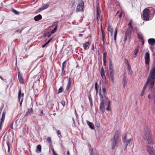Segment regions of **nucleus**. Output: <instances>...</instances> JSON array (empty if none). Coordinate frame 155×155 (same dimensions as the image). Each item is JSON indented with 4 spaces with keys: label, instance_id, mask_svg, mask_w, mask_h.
Instances as JSON below:
<instances>
[{
    "label": "nucleus",
    "instance_id": "nucleus-61",
    "mask_svg": "<svg viewBox=\"0 0 155 155\" xmlns=\"http://www.w3.org/2000/svg\"><path fill=\"white\" fill-rule=\"evenodd\" d=\"M23 29H21V31H19L18 30H17L15 31V32H21V31L23 30Z\"/></svg>",
    "mask_w": 155,
    "mask_h": 155
},
{
    "label": "nucleus",
    "instance_id": "nucleus-63",
    "mask_svg": "<svg viewBox=\"0 0 155 155\" xmlns=\"http://www.w3.org/2000/svg\"><path fill=\"white\" fill-rule=\"evenodd\" d=\"M52 39V38H51L47 42V44H48L49 43V42H50V41H51V40Z\"/></svg>",
    "mask_w": 155,
    "mask_h": 155
},
{
    "label": "nucleus",
    "instance_id": "nucleus-27",
    "mask_svg": "<svg viewBox=\"0 0 155 155\" xmlns=\"http://www.w3.org/2000/svg\"><path fill=\"white\" fill-rule=\"evenodd\" d=\"M75 0H70L69 4L71 5V7H73L75 5Z\"/></svg>",
    "mask_w": 155,
    "mask_h": 155
},
{
    "label": "nucleus",
    "instance_id": "nucleus-39",
    "mask_svg": "<svg viewBox=\"0 0 155 155\" xmlns=\"http://www.w3.org/2000/svg\"><path fill=\"white\" fill-rule=\"evenodd\" d=\"M49 6V5L48 4H44L42 5V7L44 9H45L47 8Z\"/></svg>",
    "mask_w": 155,
    "mask_h": 155
},
{
    "label": "nucleus",
    "instance_id": "nucleus-57",
    "mask_svg": "<svg viewBox=\"0 0 155 155\" xmlns=\"http://www.w3.org/2000/svg\"><path fill=\"white\" fill-rule=\"evenodd\" d=\"M102 91L103 92L104 94H105L106 91V89L104 88H102Z\"/></svg>",
    "mask_w": 155,
    "mask_h": 155
},
{
    "label": "nucleus",
    "instance_id": "nucleus-4",
    "mask_svg": "<svg viewBox=\"0 0 155 155\" xmlns=\"http://www.w3.org/2000/svg\"><path fill=\"white\" fill-rule=\"evenodd\" d=\"M149 12L150 10L148 8H145L143 10V19L146 21H147L149 20Z\"/></svg>",
    "mask_w": 155,
    "mask_h": 155
},
{
    "label": "nucleus",
    "instance_id": "nucleus-41",
    "mask_svg": "<svg viewBox=\"0 0 155 155\" xmlns=\"http://www.w3.org/2000/svg\"><path fill=\"white\" fill-rule=\"evenodd\" d=\"M107 55V54L106 52L104 53L103 54V60H106Z\"/></svg>",
    "mask_w": 155,
    "mask_h": 155
},
{
    "label": "nucleus",
    "instance_id": "nucleus-64",
    "mask_svg": "<svg viewBox=\"0 0 155 155\" xmlns=\"http://www.w3.org/2000/svg\"><path fill=\"white\" fill-rule=\"evenodd\" d=\"M122 13L120 12V14L118 16L119 18H120L122 16Z\"/></svg>",
    "mask_w": 155,
    "mask_h": 155
},
{
    "label": "nucleus",
    "instance_id": "nucleus-36",
    "mask_svg": "<svg viewBox=\"0 0 155 155\" xmlns=\"http://www.w3.org/2000/svg\"><path fill=\"white\" fill-rule=\"evenodd\" d=\"M12 12L14 13L15 14V15H18L19 14V12L14 9H13V10H12Z\"/></svg>",
    "mask_w": 155,
    "mask_h": 155
},
{
    "label": "nucleus",
    "instance_id": "nucleus-50",
    "mask_svg": "<svg viewBox=\"0 0 155 155\" xmlns=\"http://www.w3.org/2000/svg\"><path fill=\"white\" fill-rule=\"evenodd\" d=\"M52 151L53 155H58L56 152H55L54 149H52Z\"/></svg>",
    "mask_w": 155,
    "mask_h": 155
},
{
    "label": "nucleus",
    "instance_id": "nucleus-6",
    "mask_svg": "<svg viewBox=\"0 0 155 155\" xmlns=\"http://www.w3.org/2000/svg\"><path fill=\"white\" fill-rule=\"evenodd\" d=\"M114 70H109V78L111 80L113 83H114Z\"/></svg>",
    "mask_w": 155,
    "mask_h": 155
},
{
    "label": "nucleus",
    "instance_id": "nucleus-59",
    "mask_svg": "<svg viewBox=\"0 0 155 155\" xmlns=\"http://www.w3.org/2000/svg\"><path fill=\"white\" fill-rule=\"evenodd\" d=\"M101 87H100V89L99 90V95L101 94Z\"/></svg>",
    "mask_w": 155,
    "mask_h": 155
},
{
    "label": "nucleus",
    "instance_id": "nucleus-49",
    "mask_svg": "<svg viewBox=\"0 0 155 155\" xmlns=\"http://www.w3.org/2000/svg\"><path fill=\"white\" fill-rule=\"evenodd\" d=\"M145 89L146 88H144V87H143V89L142 90L141 93V96H143V95L144 94V90H145Z\"/></svg>",
    "mask_w": 155,
    "mask_h": 155
},
{
    "label": "nucleus",
    "instance_id": "nucleus-14",
    "mask_svg": "<svg viewBox=\"0 0 155 155\" xmlns=\"http://www.w3.org/2000/svg\"><path fill=\"white\" fill-rule=\"evenodd\" d=\"M133 28L128 27L125 32V34L128 36H130Z\"/></svg>",
    "mask_w": 155,
    "mask_h": 155
},
{
    "label": "nucleus",
    "instance_id": "nucleus-28",
    "mask_svg": "<svg viewBox=\"0 0 155 155\" xmlns=\"http://www.w3.org/2000/svg\"><path fill=\"white\" fill-rule=\"evenodd\" d=\"M107 29L110 32L111 34V35H112L113 33V29L112 27L110 26H108Z\"/></svg>",
    "mask_w": 155,
    "mask_h": 155
},
{
    "label": "nucleus",
    "instance_id": "nucleus-52",
    "mask_svg": "<svg viewBox=\"0 0 155 155\" xmlns=\"http://www.w3.org/2000/svg\"><path fill=\"white\" fill-rule=\"evenodd\" d=\"M108 102H109V105L106 108V110L107 111H109L110 110V109L109 108V105L110 104V101H108Z\"/></svg>",
    "mask_w": 155,
    "mask_h": 155
},
{
    "label": "nucleus",
    "instance_id": "nucleus-46",
    "mask_svg": "<svg viewBox=\"0 0 155 155\" xmlns=\"http://www.w3.org/2000/svg\"><path fill=\"white\" fill-rule=\"evenodd\" d=\"M47 141L49 143H51V138L50 137H48L47 140Z\"/></svg>",
    "mask_w": 155,
    "mask_h": 155
},
{
    "label": "nucleus",
    "instance_id": "nucleus-40",
    "mask_svg": "<svg viewBox=\"0 0 155 155\" xmlns=\"http://www.w3.org/2000/svg\"><path fill=\"white\" fill-rule=\"evenodd\" d=\"M100 96V98L101 100V102H103L104 101V97L102 94L99 95Z\"/></svg>",
    "mask_w": 155,
    "mask_h": 155
},
{
    "label": "nucleus",
    "instance_id": "nucleus-15",
    "mask_svg": "<svg viewBox=\"0 0 155 155\" xmlns=\"http://www.w3.org/2000/svg\"><path fill=\"white\" fill-rule=\"evenodd\" d=\"M42 18L41 15L39 14L34 17V19L35 21H37L41 20Z\"/></svg>",
    "mask_w": 155,
    "mask_h": 155
},
{
    "label": "nucleus",
    "instance_id": "nucleus-37",
    "mask_svg": "<svg viewBox=\"0 0 155 155\" xmlns=\"http://www.w3.org/2000/svg\"><path fill=\"white\" fill-rule=\"evenodd\" d=\"M95 88L96 91V94H97L98 93V88H97V82L95 83Z\"/></svg>",
    "mask_w": 155,
    "mask_h": 155
},
{
    "label": "nucleus",
    "instance_id": "nucleus-54",
    "mask_svg": "<svg viewBox=\"0 0 155 155\" xmlns=\"http://www.w3.org/2000/svg\"><path fill=\"white\" fill-rule=\"evenodd\" d=\"M23 98H22L21 99V101H20V107H21V105H22V102L23 101Z\"/></svg>",
    "mask_w": 155,
    "mask_h": 155
},
{
    "label": "nucleus",
    "instance_id": "nucleus-26",
    "mask_svg": "<svg viewBox=\"0 0 155 155\" xmlns=\"http://www.w3.org/2000/svg\"><path fill=\"white\" fill-rule=\"evenodd\" d=\"M137 36L139 39L141 40H143V35L141 33H138Z\"/></svg>",
    "mask_w": 155,
    "mask_h": 155
},
{
    "label": "nucleus",
    "instance_id": "nucleus-2",
    "mask_svg": "<svg viewBox=\"0 0 155 155\" xmlns=\"http://www.w3.org/2000/svg\"><path fill=\"white\" fill-rule=\"evenodd\" d=\"M120 132L118 130H116L115 132V135L113 138L112 140V149H114L117 146V144L119 142V136Z\"/></svg>",
    "mask_w": 155,
    "mask_h": 155
},
{
    "label": "nucleus",
    "instance_id": "nucleus-56",
    "mask_svg": "<svg viewBox=\"0 0 155 155\" xmlns=\"http://www.w3.org/2000/svg\"><path fill=\"white\" fill-rule=\"evenodd\" d=\"M61 104H62L63 106H64L65 105V102L64 101H62L61 102Z\"/></svg>",
    "mask_w": 155,
    "mask_h": 155
},
{
    "label": "nucleus",
    "instance_id": "nucleus-47",
    "mask_svg": "<svg viewBox=\"0 0 155 155\" xmlns=\"http://www.w3.org/2000/svg\"><path fill=\"white\" fill-rule=\"evenodd\" d=\"M44 10L43 8L42 7L41 8H39L38 10H37L36 12H40L43 10Z\"/></svg>",
    "mask_w": 155,
    "mask_h": 155
},
{
    "label": "nucleus",
    "instance_id": "nucleus-16",
    "mask_svg": "<svg viewBox=\"0 0 155 155\" xmlns=\"http://www.w3.org/2000/svg\"><path fill=\"white\" fill-rule=\"evenodd\" d=\"M148 43L151 45H153L155 43V39L154 38H151L148 40Z\"/></svg>",
    "mask_w": 155,
    "mask_h": 155
},
{
    "label": "nucleus",
    "instance_id": "nucleus-11",
    "mask_svg": "<svg viewBox=\"0 0 155 155\" xmlns=\"http://www.w3.org/2000/svg\"><path fill=\"white\" fill-rule=\"evenodd\" d=\"M89 153L90 155H98L97 151L96 150H93V149L90 148L89 149Z\"/></svg>",
    "mask_w": 155,
    "mask_h": 155
},
{
    "label": "nucleus",
    "instance_id": "nucleus-12",
    "mask_svg": "<svg viewBox=\"0 0 155 155\" xmlns=\"http://www.w3.org/2000/svg\"><path fill=\"white\" fill-rule=\"evenodd\" d=\"M132 139L130 138L129 139L127 140L126 141V147H125L126 149L127 146H130L132 144Z\"/></svg>",
    "mask_w": 155,
    "mask_h": 155
},
{
    "label": "nucleus",
    "instance_id": "nucleus-32",
    "mask_svg": "<svg viewBox=\"0 0 155 155\" xmlns=\"http://www.w3.org/2000/svg\"><path fill=\"white\" fill-rule=\"evenodd\" d=\"M57 27H58V25L57 24H56L55 25L54 29L51 31V33L52 34H53L54 32H55L57 30Z\"/></svg>",
    "mask_w": 155,
    "mask_h": 155
},
{
    "label": "nucleus",
    "instance_id": "nucleus-35",
    "mask_svg": "<svg viewBox=\"0 0 155 155\" xmlns=\"http://www.w3.org/2000/svg\"><path fill=\"white\" fill-rule=\"evenodd\" d=\"M132 19L130 20V22L128 24V27L133 28V26L132 25Z\"/></svg>",
    "mask_w": 155,
    "mask_h": 155
},
{
    "label": "nucleus",
    "instance_id": "nucleus-51",
    "mask_svg": "<svg viewBox=\"0 0 155 155\" xmlns=\"http://www.w3.org/2000/svg\"><path fill=\"white\" fill-rule=\"evenodd\" d=\"M125 63L127 64V65H128V64H130L128 60L126 58L125 59Z\"/></svg>",
    "mask_w": 155,
    "mask_h": 155
},
{
    "label": "nucleus",
    "instance_id": "nucleus-21",
    "mask_svg": "<svg viewBox=\"0 0 155 155\" xmlns=\"http://www.w3.org/2000/svg\"><path fill=\"white\" fill-rule=\"evenodd\" d=\"M100 73L102 77V78H103L104 76H105L104 71L103 67L101 70Z\"/></svg>",
    "mask_w": 155,
    "mask_h": 155
},
{
    "label": "nucleus",
    "instance_id": "nucleus-38",
    "mask_svg": "<svg viewBox=\"0 0 155 155\" xmlns=\"http://www.w3.org/2000/svg\"><path fill=\"white\" fill-rule=\"evenodd\" d=\"M66 64V61H65L62 63V71H63L64 69L65 68Z\"/></svg>",
    "mask_w": 155,
    "mask_h": 155
},
{
    "label": "nucleus",
    "instance_id": "nucleus-8",
    "mask_svg": "<svg viewBox=\"0 0 155 155\" xmlns=\"http://www.w3.org/2000/svg\"><path fill=\"white\" fill-rule=\"evenodd\" d=\"M147 149L150 155H155L153 152V148L152 147L148 145L147 146Z\"/></svg>",
    "mask_w": 155,
    "mask_h": 155
},
{
    "label": "nucleus",
    "instance_id": "nucleus-29",
    "mask_svg": "<svg viewBox=\"0 0 155 155\" xmlns=\"http://www.w3.org/2000/svg\"><path fill=\"white\" fill-rule=\"evenodd\" d=\"M139 46L136 48L135 50L134 51V54L135 55V56L134 57V58H135L137 55V53L139 51Z\"/></svg>",
    "mask_w": 155,
    "mask_h": 155
},
{
    "label": "nucleus",
    "instance_id": "nucleus-34",
    "mask_svg": "<svg viewBox=\"0 0 155 155\" xmlns=\"http://www.w3.org/2000/svg\"><path fill=\"white\" fill-rule=\"evenodd\" d=\"M57 134L60 138L62 137V136L61 135V132L59 130H57Z\"/></svg>",
    "mask_w": 155,
    "mask_h": 155
},
{
    "label": "nucleus",
    "instance_id": "nucleus-42",
    "mask_svg": "<svg viewBox=\"0 0 155 155\" xmlns=\"http://www.w3.org/2000/svg\"><path fill=\"white\" fill-rule=\"evenodd\" d=\"M63 91V88L62 87H61L58 89V93H60Z\"/></svg>",
    "mask_w": 155,
    "mask_h": 155
},
{
    "label": "nucleus",
    "instance_id": "nucleus-17",
    "mask_svg": "<svg viewBox=\"0 0 155 155\" xmlns=\"http://www.w3.org/2000/svg\"><path fill=\"white\" fill-rule=\"evenodd\" d=\"M87 123L89 126V127L91 129H94V126L93 124L90 122L89 121L87 120Z\"/></svg>",
    "mask_w": 155,
    "mask_h": 155
},
{
    "label": "nucleus",
    "instance_id": "nucleus-60",
    "mask_svg": "<svg viewBox=\"0 0 155 155\" xmlns=\"http://www.w3.org/2000/svg\"><path fill=\"white\" fill-rule=\"evenodd\" d=\"M47 45H48V44H47L46 43H45V44L42 45V47L43 48H45Z\"/></svg>",
    "mask_w": 155,
    "mask_h": 155
},
{
    "label": "nucleus",
    "instance_id": "nucleus-31",
    "mask_svg": "<svg viewBox=\"0 0 155 155\" xmlns=\"http://www.w3.org/2000/svg\"><path fill=\"white\" fill-rule=\"evenodd\" d=\"M37 150L39 152L41 151V146L40 145H38L37 146Z\"/></svg>",
    "mask_w": 155,
    "mask_h": 155
},
{
    "label": "nucleus",
    "instance_id": "nucleus-43",
    "mask_svg": "<svg viewBox=\"0 0 155 155\" xmlns=\"http://www.w3.org/2000/svg\"><path fill=\"white\" fill-rule=\"evenodd\" d=\"M51 35V34L49 32H48L47 33L45 34V36L46 37H48V38Z\"/></svg>",
    "mask_w": 155,
    "mask_h": 155
},
{
    "label": "nucleus",
    "instance_id": "nucleus-62",
    "mask_svg": "<svg viewBox=\"0 0 155 155\" xmlns=\"http://www.w3.org/2000/svg\"><path fill=\"white\" fill-rule=\"evenodd\" d=\"M10 127L12 129H13V123L11 124V125L10 126Z\"/></svg>",
    "mask_w": 155,
    "mask_h": 155
},
{
    "label": "nucleus",
    "instance_id": "nucleus-7",
    "mask_svg": "<svg viewBox=\"0 0 155 155\" xmlns=\"http://www.w3.org/2000/svg\"><path fill=\"white\" fill-rule=\"evenodd\" d=\"M145 64H149L150 62V54L148 52H146L145 56Z\"/></svg>",
    "mask_w": 155,
    "mask_h": 155
},
{
    "label": "nucleus",
    "instance_id": "nucleus-25",
    "mask_svg": "<svg viewBox=\"0 0 155 155\" xmlns=\"http://www.w3.org/2000/svg\"><path fill=\"white\" fill-rule=\"evenodd\" d=\"M89 45V42L88 41L86 42V43H85L84 44H83V46L84 47V50H86V49Z\"/></svg>",
    "mask_w": 155,
    "mask_h": 155
},
{
    "label": "nucleus",
    "instance_id": "nucleus-23",
    "mask_svg": "<svg viewBox=\"0 0 155 155\" xmlns=\"http://www.w3.org/2000/svg\"><path fill=\"white\" fill-rule=\"evenodd\" d=\"M109 70H114L113 66L111 61H109Z\"/></svg>",
    "mask_w": 155,
    "mask_h": 155
},
{
    "label": "nucleus",
    "instance_id": "nucleus-19",
    "mask_svg": "<svg viewBox=\"0 0 155 155\" xmlns=\"http://www.w3.org/2000/svg\"><path fill=\"white\" fill-rule=\"evenodd\" d=\"M5 112H3L2 114V117L1 119L0 122L1 123H3L5 118Z\"/></svg>",
    "mask_w": 155,
    "mask_h": 155
},
{
    "label": "nucleus",
    "instance_id": "nucleus-33",
    "mask_svg": "<svg viewBox=\"0 0 155 155\" xmlns=\"http://www.w3.org/2000/svg\"><path fill=\"white\" fill-rule=\"evenodd\" d=\"M100 13L99 8L97 6V16L100 17Z\"/></svg>",
    "mask_w": 155,
    "mask_h": 155
},
{
    "label": "nucleus",
    "instance_id": "nucleus-30",
    "mask_svg": "<svg viewBox=\"0 0 155 155\" xmlns=\"http://www.w3.org/2000/svg\"><path fill=\"white\" fill-rule=\"evenodd\" d=\"M21 89H20L18 93V100L19 101H20L21 99Z\"/></svg>",
    "mask_w": 155,
    "mask_h": 155
},
{
    "label": "nucleus",
    "instance_id": "nucleus-3",
    "mask_svg": "<svg viewBox=\"0 0 155 155\" xmlns=\"http://www.w3.org/2000/svg\"><path fill=\"white\" fill-rule=\"evenodd\" d=\"M154 80L152 79L150 77L148 78L144 85V88H146L148 85H149V88H152L153 87L155 83Z\"/></svg>",
    "mask_w": 155,
    "mask_h": 155
},
{
    "label": "nucleus",
    "instance_id": "nucleus-24",
    "mask_svg": "<svg viewBox=\"0 0 155 155\" xmlns=\"http://www.w3.org/2000/svg\"><path fill=\"white\" fill-rule=\"evenodd\" d=\"M117 30L118 29L117 28H116L115 29L114 36V40H116V39Z\"/></svg>",
    "mask_w": 155,
    "mask_h": 155
},
{
    "label": "nucleus",
    "instance_id": "nucleus-53",
    "mask_svg": "<svg viewBox=\"0 0 155 155\" xmlns=\"http://www.w3.org/2000/svg\"><path fill=\"white\" fill-rule=\"evenodd\" d=\"M127 68L129 71L131 70V67L130 64H128V65H127Z\"/></svg>",
    "mask_w": 155,
    "mask_h": 155
},
{
    "label": "nucleus",
    "instance_id": "nucleus-48",
    "mask_svg": "<svg viewBox=\"0 0 155 155\" xmlns=\"http://www.w3.org/2000/svg\"><path fill=\"white\" fill-rule=\"evenodd\" d=\"M123 82H124L123 86L124 87L127 84V82L126 81V80L125 79H124L123 80Z\"/></svg>",
    "mask_w": 155,
    "mask_h": 155
},
{
    "label": "nucleus",
    "instance_id": "nucleus-1",
    "mask_svg": "<svg viewBox=\"0 0 155 155\" xmlns=\"http://www.w3.org/2000/svg\"><path fill=\"white\" fill-rule=\"evenodd\" d=\"M145 131L144 132V135L143 136V138L145 140H146V143L148 144L152 143V135L150 130L147 127L144 129Z\"/></svg>",
    "mask_w": 155,
    "mask_h": 155
},
{
    "label": "nucleus",
    "instance_id": "nucleus-18",
    "mask_svg": "<svg viewBox=\"0 0 155 155\" xmlns=\"http://www.w3.org/2000/svg\"><path fill=\"white\" fill-rule=\"evenodd\" d=\"M104 102H101L100 109V110L102 111L103 112L104 111Z\"/></svg>",
    "mask_w": 155,
    "mask_h": 155
},
{
    "label": "nucleus",
    "instance_id": "nucleus-45",
    "mask_svg": "<svg viewBox=\"0 0 155 155\" xmlns=\"http://www.w3.org/2000/svg\"><path fill=\"white\" fill-rule=\"evenodd\" d=\"M127 134H126L123 139V141L124 143H125L127 140Z\"/></svg>",
    "mask_w": 155,
    "mask_h": 155
},
{
    "label": "nucleus",
    "instance_id": "nucleus-13",
    "mask_svg": "<svg viewBox=\"0 0 155 155\" xmlns=\"http://www.w3.org/2000/svg\"><path fill=\"white\" fill-rule=\"evenodd\" d=\"M71 78H69L68 80V82L66 88V90L68 91L70 88L71 87Z\"/></svg>",
    "mask_w": 155,
    "mask_h": 155
},
{
    "label": "nucleus",
    "instance_id": "nucleus-44",
    "mask_svg": "<svg viewBox=\"0 0 155 155\" xmlns=\"http://www.w3.org/2000/svg\"><path fill=\"white\" fill-rule=\"evenodd\" d=\"M89 101L90 102L91 106V107H92V105H93L92 100H91V97H90V96L89 97Z\"/></svg>",
    "mask_w": 155,
    "mask_h": 155
},
{
    "label": "nucleus",
    "instance_id": "nucleus-9",
    "mask_svg": "<svg viewBox=\"0 0 155 155\" xmlns=\"http://www.w3.org/2000/svg\"><path fill=\"white\" fill-rule=\"evenodd\" d=\"M102 32V39L101 41V45H104L105 44L104 38L105 37V34L104 31L101 29Z\"/></svg>",
    "mask_w": 155,
    "mask_h": 155
},
{
    "label": "nucleus",
    "instance_id": "nucleus-10",
    "mask_svg": "<svg viewBox=\"0 0 155 155\" xmlns=\"http://www.w3.org/2000/svg\"><path fill=\"white\" fill-rule=\"evenodd\" d=\"M18 78L20 83L22 84H24V80L22 78V74L19 72H18Z\"/></svg>",
    "mask_w": 155,
    "mask_h": 155
},
{
    "label": "nucleus",
    "instance_id": "nucleus-22",
    "mask_svg": "<svg viewBox=\"0 0 155 155\" xmlns=\"http://www.w3.org/2000/svg\"><path fill=\"white\" fill-rule=\"evenodd\" d=\"M6 141L7 145L8 146V148L10 147V145H9V139L8 138H7L6 139H4L3 140V143L4 142H5Z\"/></svg>",
    "mask_w": 155,
    "mask_h": 155
},
{
    "label": "nucleus",
    "instance_id": "nucleus-5",
    "mask_svg": "<svg viewBox=\"0 0 155 155\" xmlns=\"http://www.w3.org/2000/svg\"><path fill=\"white\" fill-rule=\"evenodd\" d=\"M84 2L83 0H79L77 7L76 11L77 12L84 10Z\"/></svg>",
    "mask_w": 155,
    "mask_h": 155
},
{
    "label": "nucleus",
    "instance_id": "nucleus-55",
    "mask_svg": "<svg viewBox=\"0 0 155 155\" xmlns=\"http://www.w3.org/2000/svg\"><path fill=\"white\" fill-rule=\"evenodd\" d=\"M128 37H130V36H128V35L125 34V38H124V41H125L127 40V38H128Z\"/></svg>",
    "mask_w": 155,
    "mask_h": 155
},
{
    "label": "nucleus",
    "instance_id": "nucleus-20",
    "mask_svg": "<svg viewBox=\"0 0 155 155\" xmlns=\"http://www.w3.org/2000/svg\"><path fill=\"white\" fill-rule=\"evenodd\" d=\"M33 113V111L32 108H31L30 109H28L27 112L25 114V116H26L28 115V114H30Z\"/></svg>",
    "mask_w": 155,
    "mask_h": 155
},
{
    "label": "nucleus",
    "instance_id": "nucleus-58",
    "mask_svg": "<svg viewBox=\"0 0 155 155\" xmlns=\"http://www.w3.org/2000/svg\"><path fill=\"white\" fill-rule=\"evenodd\" d=\"M103 62H104V66H105L106 65V60H103Z\"/></svg>",
    "mask_w": 155,
    "mask_h": 155
}]
</instances>
